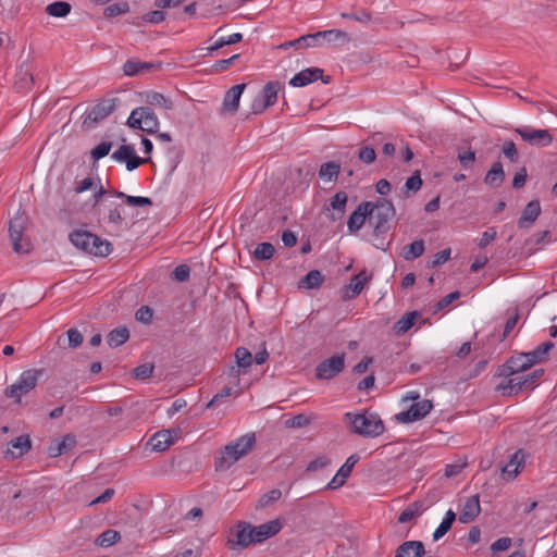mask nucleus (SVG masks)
Returning a JSON list of instances; mask_svg holds the SVG:
<instances>
[{
	"label": "nucleus",
	"instance_id": "nucleus-1",
	"mask_svg": "<svg viewBox=\"0 0 557 557\" xmlns=\"http://www.w3.org/2000/svg\"><path fill=\"white\" fill-rule=\"evenodd\" d=\"M256 444L255 433H247L227 444L215 458V470L225 471L240 458L248 455Z\"/></svg>",
	"mask_w": 557,
	"mask_h": 557
},
{
	"label": "nucleus",
	"instance_id": "nucleus-2",
	"mask_svg": "<svg viewBox=\"0 0 557 557\" xmlns=\"http://www.w3.org/2000/svg\"><path fill=\"white\" fill-rule=\"evenodd\" d=\"M345 421L350 424L351 431L363 437H377L383 434L385 426L379 414L364 411L362 413L347 412Z\"/></svg>",
	"mask_w": 557,
	"mask_h": 557
},
{
	"label": "nucleus",
	"instance_id": "nucleus-3",
	"mask_svg": "<svg viewBox=\"0 0 557 557\" xmlns=\"http://www.w3.org/2000/svg\"><path fill=\"white\" fill-rule=\"evenodd\" d=\"M70 239L75 247L94 256L106 257L111 252L110 242L87 231H75L70 235Z\"/></svg>",
	"mask_w": 557,
	"mask_h": 557
},
{
	"label": "nucleus",
	"instance_id": "nucleus-4",
	"mask_svg": "<svg viewBox=\"0 0 557 557\" xmlns=\"http://www.w3.org/2000/svg\"><path fill=\"white\" fill-rule=\"evenodd\" d=\"M396 211L392 203L386 199H379L375 203L371 202V212L368 214L369 223L373 226L375 235H382L388 232L389 221L395 216Z\"/></svg>",
	"mask_w": 557,
	"mask_h": 557
},
{
	"label": "nucleus",
	"instance_id": "nucleus-5",
	"mask_svg": "<svg viewBox=\"0 0 557 557\" xmlns=\"http://www.w3.org/2000/svg\"><path fill=\"white\" fill-rule=\"evenodd\" d=\"M127 126L140 129L148 134H154L159 129V120L154 111L149 106L135 108L126 122Z\"/></svg>",
	"mask_w": 557,
	"mask_h": 557
},
{
	"label": "nucleus",
	"instance_id": "nucleus-6",
	"mask_svg": "<svg viewBox=\"0 0 557 557\" xmlns=\"http://www.w3.org/2000/svg\"><path fill=\"white\" fill-rule=\"evenodd\" d=\"M41 375L42 370L29 369L23 371L17 381L5 388V396L20 403L23 395H26L36 387Z\"/></svg>",
	"mask_w": 557,
	"mask_h": 557
},
{
	"label": "nucleus",
	"instance_id": "nucleus-7",
	"mask_svg": "<svg viewBox=\"0 0 557 557\" xmlns=\"http://www.w3.org/2000/svg\"><path fill=\"white\" fill-rule=\"evenodd\" d=\"M251 531L250 523L239 521L234 529L231 530V535L227 539L226 545L230 549H245L251 545Z\"/></svg>",
	"mask_w": 557,
	"mask_h": 557
},
{
	"label": "nucleus",
	"instance_id": "nucleus-8",
	"mask_svg": "<svg viewBox=\"0 0 557 557\" xmlns=\"http://www.w3.org/2000/svg\"><path fill=\"white\" fill-rule=\"evenodd\" d=\"M345 368V355H335L321 361L315 368V376L319 380H331Z\"/></svg>",
	"mask_w": 557,
	"mask_h": 557
},
{
	"label": "nucleus",
	"instance_id": "nucleus-9",
	"mask_svg": "<svg viewBox=\"0 0 557 557\" xmlns=\"http://www.w3.org/2000/svg\"><path fill=\"white\" fill-rule=\"evenodd\" d=\"M515 132L532 146L547 147L553 141V136L548 129H536L530 126H523L517 127Z\"/></svg>",
	"mask_w": 557,
	"mask_h": 557
},
{
	"label": "nucleus",
	"instance_id": "nucleus-10",
	"mask_svg": "<svg viewBox=\"0 0 557 557\" xmlns=\"http://www.w3.org/2000/svg\"><path fill=\"white\" fill-rule=\"evenodd\" d=\"M534 363L528 352H520L510 357L506 363L499 368L498 375L509 377L516 373L523 372L531 368Z\"/></svg>",
	"mask_w": 557,
	"mask_h": 557
},
{
	"label": "nucleus",
	"instance_id": "nucleus-11",
	"mask_svg": "<svg viewBox=\"0 0 557 557\" xmlns=\"http://www.w3.org/2000/svg\"><path fill=\"white\" fill-rule=\"evenodd\" d=\"M433 408V404L429 399L417 401L410 406L408 410L396 414V420L400 423H410L423 419Z\"/></svg>",
	"mask_w": 557,
	"mask_h": 557
},
{
	"label": "nucleus",
	"instance_id": "nucleus-12",
	"mask_svg": "<svg viewBox=\"0 0 557 557\" xmlns=\"http://www.w3.org/2000/svg\"><path fill=\"white\" fill-rule=\"evenodd\" d=\"M111 158L120 163L125 162L127 171H134L141 164L150 161V158L145 159L138 157L132 145H122L111 154Z\"/></svg>",
	"mask_w": 557,
	"mask_h": 557
},
{
	"label": "nucleus",
	"instance_id": "nucleus-13",
	"mask_svg": "<svg viewBox=\"0 0 557 557\" xmlns=\"http://www.w3.org/2000/svg\"><path fill=\"white\" fill-rule=\"evenodd\" d=\"M319 78L324 84H329L331 82V76H324L322 69L308 67L294 75V77L289 81V84L293 87H304L315 82Z\"/></svg>",
	"mask_w": 557,
	"mask_h": 557
},
{
	"label": "nucleus",
	"instance_id": "nucleus-14",
	"mask_svg": "<svg viewBox=\"0 0 557 557\" xmlns=\"http://www.w3.org/2000/svg\"><path fill=\"white\" fill-rule=\"evenodd\" d=\"M372 278V275L368 274L366 270H362L358 274L354 275L350 283L345 285L341 293L343 300H351L360 295L364 285Z\"/></svg>",
	"mask_w": 557,
	"mask_h": 557
},
{
	"label": "nucleus",
	"instance_id": "nucleus-15",
	"mask_svg": "<svg viewBox=\"0 0 557 557\" xmlns=\"http://www.w3.org/2000/svg\"><path fill=\"white\" fill-rule=\"evenodd\" d=\"M246 88V84H238L231 87L224 95L222 107L220 109L221 115L235 114L239 107V100L243 91Z\"/></svg>",
	"mask_w": 557,
	"mask_h": 557
},
{
	"label": "nucleus",
	"instance_id": "nucleus-16",
	"mask_svg": "<svg viewBox=\"0 0 557 557\" xmlns=\"http://www.w3.org/2000/svg\"><path fill=\"white\" fill-rule=\"evenodd\" d=\"M77 444L76 436L72 433L65 434L62 438L53 440L48 446V455L51 458H57L62 454L67 453Z\"/></svg>",
	"mask_w": 557,
	"mask_h": 557
},
{
	"label": "nucleus",
	"instance_id": "nucleus-17",
	"mask_svg": "<svg viewBox=\"0 0 557 557\" xmlns=\"http://www.w3.org/2000/svg\"><path fill=\"white\" fill-rule=\"evenodd\" d=\"M359 456L358 455H351L349 456L345 463L338 469L337 473L333 476V479L329 482L327 488L330 490H336L342 487L347 478L350 475L352 468L358 462Z\"/></svg>",
	"mask_w": 557,
	"mask_h": 557
},
{
	"label": "nucleus",
	"instance_id": "nucleus-18",
	"mask_svg": "<svg viewBox=\"0 0 557 557\" xmlns=\"http://www.w3.org/2000/svg\"><path fill=\"white\" fill-rule=\"evenodd\" d=\"M371 212V201L361 202L350 214L347 227L350 233H357L364 224L368 214Z\"/></svg>",
	"mask_w": 557,
	"mask_h": 557
},
{
	"label": "nucleus",
	"instance_id": "nucleus-19",
	"mask_svg": "<svg viewBox=\"0 0 557 557\" xmlns=\"http://www.w3.org/2000/svg\"><path fill=\"white\" fill-rule=\"evenodd\" d=\"M481 512L479 495H472L467 498L463 504L462 510L459 513V521L461 523L472 522Z\"/></svg>",
	"mask_w": 557,
	"mask_h": 557
},
{
	"label": "nucleus",
	"instance_id": "nucleus-20",
	"mask_svg": "<svg viewBox=\"0 0 557 557\" xmlns=\"http://www.w3.org/2000/svg\"><path fill=\"white\" fill-rule=\"evenodd\" d=\"M116 108L114 99H108L96 104L87 114L86 121L98 123L109 116Z\"/></svg>",
	"mask_w": 557,
	"mask_h": 557
},
{
	"label": "nucleus",
	"instance_id": "nucleus-21",
	"mask_svg": "<svg viewBox=\"0 0 557 557\" xmlns=\"http://www.w3.org/2000/svg\"><path fill=\"white\" fill-rule=\"evenodd\" d=\"M541 214V205L537 199L531 200L523 209L521 216L518 220L519 228L530 227Z\"/></svg>",
	"mask_w": 557,
	"mask_h": 557
},
{
	"label": "nucleus",
	"instance_id": "nucleus-22",
	"mask_svg": "<svg viewBox=\"0 0 557 557\" xmlns=\"http://www.w3.org/2000/svg\"><path fill=\"white\" fill-rule=\"evenodd\" d=\"M161 63L145 62L140 60L129 59L123 65L126 76H135L144 72L160 69Z\"/></svg>",
	"mask_w": 557,
	"mask_h": 557
},
{
	"label": "nucleus",
	"instance_id": "nucleus-23",
	"mask_svg": "<svg viewBox=\"0 0 557 557\" xmlns=\"http://www.w3.org/2000/svg\"><path fill=\"white\" fill-rule=\"evenodd\" d=\"M424 555L425 548L421 541H406L395 552V557H423Z\"/></svg>",
	"mask_w": 557,
	"mask_h": 557
},
{
	"label": "nucleus",
	"instance_id": "nucleus-24",
	"mask_svg": "<svg viewBox=\"0 0 557 557\" xmlns=\"http://www.w3.org/2000/svg\"><path fill=\"white\" fill-rule=\"evenodd\" d=\"M524 465V454L522 450L513 453L509 461L502 468L504 476L508 480L513 479L519 473V469Z\"/></svg>",
	"mask_w": 557,
	"mask_h": 557
},
{
	"label": "nucleus",
	"instance_id": "nucleus-25",
	"mask_svg": "<svg viewBox=\"0 0 557 557\" xmlns=\"http://www.w3.org/2000/svg\"><path fill=\"white\" fill-rule=\"evenodd\" d=\"M173 444V437L170 430L157 432L149 440L148 445L153 451H163Z\"/></svg>",
	"mask_w": 557,
	"mask_h": 557
},
{
	"label": "nucleus",
	"instance_id": "nucleus-26",
	"mask_svg": "<svg viewBox=\"0 0 557 557\" xmlns=\"http://www.w3.org/2000/svg\"><path fill=\"white\" fill-rule=\"evenodd\" d=\"M505 180V172L500 162H494L484 177V183L492 187H499Z\"/></svg>",
	"mask_w": 557,
	"mask_h": 557
},
{
	"label": "nucleus",
	"instance_id": "nucleus-27",
	"mask_svg": "<svg viewBox=\"0 0 557 557\" xmlns=\"http://www.w3.org/2000/svg\"><path fill=\"white\" fill-rule=\"evenodd\" d=\"M145 102L149 107L154 106L165 111L173 109V101L170 98L152 90L145 92Z\"/></svg>",
	"mask_w": 557,
	"mask_h": 557
},
{
	"label": "nucleus",
	"instance_id": "nucleus-28",
	"mask_svg": "<svg viewBox=\"0 0 557 557\" xmlns=\"http://www.w3.org/2000/svg\"><path fill=\"white\" fill-rule=\"evenodd\" d=\"M28 227V216L25 213H17L9 224L10 238H17L25 234Z\"/></svg>",
	"mask_w": 557,
	"mask_h": 557
},
{
	"label": "nucleus",
	"instance_id": "nucleus-29",
	"mask_svg": "<svg viewBox=\"0 0 557 557\" xmlns=\"http://www.w3.org/2000/svg\"><path fill=\"white\" fill-rule=\"evenodd\" d=\"M543 374H544L543 369H536L529 374L515 377L516 383L513 384V386H517V389L520 393L525 388L533 387L534 384L537 382V380H540L543 376Z\"/></svg>",
	"mask_w": 557,
	"mask_h": 557
},
{
	"label": "nucleus",
	"instance_id": "nucleus-30",
	"mask_svg": "<svg viewBox=\"0 0 557 557\" xmlns=\"http://www.w3.org/2000/svg\"><path fill=\"white\" fill-rule=\"evenodd\" d=\"M346 203L347 194L345 191H338L331 198L330 208L334 210V213L331 216L333 221L343 216L345 213Z\"/></svg>",
	"mask_w": 557,
	"mask_h": 557
},
{
	"label": "nucleus",
	"instance_id": "nucleus-31",
	"mask_svg": "<svg viewBox=\"0 0 557 557\" xmlns=\"http://www.w3.org/2000/svg\"><path fill=\"white\" fill-rule=\"evenodd\" d=\"M420 317L418 311H411L403 315L395 324L394 331L398 335H403L408 332L413 325L416 320Z\"/></svg>",
	"mask_w": 557,
	"mask_h": 557
},
{
	"label": "nucleus",
	"instance_id": "nucleus-32",
	"mask_svg": "<svg viewBox=\"0 0 557 557\" xmlns=\"http://www.w3.org/2000/svg\"><path fill=\"white\" fill-rule=\"evenodd\" d=\"M283 525L278 520H271L257 527L260 537L257 541L264 542L265 540L276 535Z\"/></svg>",
	"mask_w": 557,
	"mask_h": 557
},
{
	"label": "nucleus",
	"instance_id": "nucleus-33",
	"mask_svg": "<svg viewBox=\"0 0 557 557\" xmlns=\"http://www.w3.org/2000/svg\"><path fill=\"white\" fill-rule=\"evenodd\" d=\"M283 525L278 520H271L257 527L260 537L257 541L264 542L265 540L276 535Z\"/></svg>",
	"mask_w": 557,
	"mask_h": 557
},
{
	"label": "nucleus",
	"instance_id": "nucleus-34",
	"mask_svg": "<svg viewBox=\"0 0 557 557\" xmlns=\"http://www.w3.org/2000/svg\"><path fill=\"white\" fill-rule=\"evenodd\" d=\"M280 90L278 82H269L262 88L260 98L264 104L269 108L277 101V92Z\"/></svg>",
	"mask_w": 557,
	"mask_h": 557
},
{
	"label": "nucleus",
	"instance_id": "nucleus-35",
	"mask_svg": "<svg viewBox=\"0 0 557 557\" xmlns=\"http://www.w3.org/2000/svg\"><path fill=\"white\" fill-rule=\"evenodd\" d=\"M341 165L337 162L330 161L323 163L319 170V176L326 182H335L338 177Z\"/></svg>",
	"mask_w": 557,
	"mask_h": 557
},
{
	"label": "nucleus",
	"instance_id": "nucleus-36",
	"mask_svg": "<svg viewBox=\"0 0 557 557\" xmlns=\"http://www.w3.org/2000/svg\"><path fill=\"white\" fill-rule=\"evenodd\" d=\"M129 338V331L125 326L112 330L107 336V343L110 347L123 345Z\"/></svg>",
	"mask_w": 557,
	"mask_h": 557
},
{
	"label": "nucleus",
	"instance_id": "nucleus-37",
	"mask_svg": "<svg viewBox=\"0 0 557 557\" xmlns=\"http://www.w3.org/2000/svg\"><path fill=\"white\" fill-rule=\"evenodd\" d=\"M321 42L319 32L314 34H307L297 39L290 40L288 45H295L296 49H305L309 47H317Z\"/></svg>",
	"mask_w": 557,
	"mask_h": 557
},
{
	"label": "nucleus",
	"instance_id": "nucleus-38",
	"mask_svg": "<svg viewBox=\"0 0 557 557\" xmlns=\"http://www.w3.org/2000/svg\"><path fill=\"white\" fill-rule=\"evenodd\" d=\"M455 520L456 513L454 512V510H447L443 521L433 533V540L438 541L440 539H442L450 530Z\"/></svg>",
	"mask_w": 557,
	"mask_h": 557
},
{
	"label": "nucleus",
	"instance_id": "nucleus-39",
	"mask_svg": "<svg viewBox=\"0 0 557 557\" xmlns=\"http://www.w3.org/2000/svg\"><path fill=\"white\" fill-rule=\"evenodd\" d=\"M71 4L65 1H57L47 5L46 13L54 17H65L71 12Z\"/></svg>",
	"mask_w": 557,
	"mask_h": 557
},
{
	"label": "nucleus",
	"instance_id": "nucleus-40",
	"mask_svg": "<svg viewBox=\"0 0 557 557\" xmlns=\"http://www.w3.org/2000/svg\"><path fill=\"white\" fill-rule=\"evenodd\" d=\"M324 282L322 273L318 270L309 271L301 280V286L308 289L319 288Z\"/></svg>",
	"mask_w": 557,
	"mask_h": 557
},
{
	"label": "nucleus",
	"instance_id": "nucleus-41",
	"mask_svg": "<svg viewBox=\"0 0 557 557\" xmlns=\"http://www.w3.org/2000/svg\"><path fill=\"white\" fill-rule=\"evenodd\" d=\"M423 511L422 505L418 502L409 505L405 510H403L398 517L399 523H407L414 518L419 517Z\"/></svg>",
	"mask_w": 557,
	"mask_h": 557
},
{
	"label": "nucleus",
	"instance_id": "nucleus-42",
	"mask_svg": "<svg viewBox=\"0 0 557 557\" xmlns=\"http://www.w3.org/2000/svg\"><path fill=\"white\" fill-rule=\"evenodd\" d=\"M319 34H320V39H324L330 44L336 42V41L346 44L350 40L348 34L341 29L322 30V32H319Z\"/></svg>",
	"mask_w": 557,
	"mask_h": 557
},
{
	"label": "nucleus",
	"instance_id": "nucleus-43",
	"mask_svg": "<svg viewBox=\"0 0 557 557\" xmlns=\"http://www.w3.org/2000/svg\"><path fill=\"white\" fill-rule=\"evenodd\" d=\"M10 446L13 449H17L18 451L15 454L13 450H10L13 457H20L27 453L32 447V442L29 436L27 435H21L16 437L15 440L10 442Z\"/></svg>",
	"mask_w": 557,
	"mask_h": 557
},
{
	"label": "nucleus",
	"instance_id": "nucleus-44",
	"mask_svg": "<svg viewBox=\"0 0 557 557\" xmlns=\"http://www.w3.org/2000/svg\"><path fill=\"white\" fill-rule=\"evenodd\" d=\"M424 249V242L422 239L414 240L404 248L403 257L406 260L417 259L423 255Z\"/></svg>",
	"mask_w": 557,
	"mask_h": 557
},
{
	"label": "nucleus",
	"instance_id": "nucleus-45",
	"mask_svg": "<svg viewBox=\"0 0 557 557\" xmlns=\"http://www.w3.org/2000/svg\"><path fill=\"white\" fill-rule=\"evenodd\" d=\"M275 252V248L271 243L258 244L252 252V257L256 260L265 261L270 260Z\"/></svg>",
	"mask_w": 557,
	"mask_h": 557
},
{
	"label": "nucleus",
	"instance_id": "nucleus-46",
	"mask_svg": "<svg viewBox=\"0 0 557 557\" xmlns=\"http://www.w3.org/2000/svg\"><path fill=\"white\" fill-rule=\"evenodd\" d=\"M34 84L33 74L28 70L21 67L16 73L15 86L20 90H27Z\"/></svg>",
	"mask_w": 557,
	"mask_h": 557
},
{
	"label": "nucleus",
	"instance_id": "nucleus-47",
	"mask_svg": "<svg viewBox=\"0 0 557 557\" xmlns=\"http://www.w3.org/2000/svg\"><path fill=\"white\" fill-rule=\"evenodd\" d=\"M341 17L345 20H352L361 24H369L372 22V13L367 9H358L356 12L341 13Z\"/></svg>",
	"mask_w": 557,
	"mask_h": 557
},
{
	"label": "nucleus",
	"instance_id": "nucleus-48",
	"mask_svg": "<svg viewBox=\"0 0 557 557\" xmlns=\"http://www.w3.org/2000/svg\"><path fill=\"white\" fill-rule=\"evenodd\" d=\"M120 539H121V534L117 531H115L113 529H108L99 535L96 543L102 547H109V546L117 543L120 541Z\"/></svg>",
	"mask_w": 557,
	"mask_h": 557
},
{
	"label": "nucleus",
	"instance_id": "nucleus-49",
	"mask_svg": "<svg viewBox=\"0 0 557 557\" xmlns=\"http://www.w3.org/2000/svg\"><path fill=\"white\" fill-rule=\"evenodd\" d=\"M554 343L552 342H545L537 346L533 351L528 352L529 357L531 358L532 362L539 363L545 359V356L548 354L550 349L554 348Z\"/></svg>",
	"mask_w": 557,
	"mask_h": 557
},
{
	"label": "nucleus",
	"instance_id": "nucleus-50",
	"mask_svg": "<svg viewBox=\"0 0 557 557\" xmlns=\"http://www.w3.org/2000/svg\"><path fill=\"white\" fill-rule=\"evenodd\" d=\"M237 366L247 369L252 364L253 357L246 347H238L235 351Z\"/></svg>",
	"mask_w": 557,
	"mask_h": 557
},
{
	"label": "nucleus",
	"instance_id": "nucleus-51",
	"mask_svg": "<svg viewBox=\"0 0 557 557\" xmlns=\"http://www.w3.org/2000/svg\"><path fill=\"white\" fill-rule=\"evenodd\" d=\"M11 242L16 253H28L32 250V242L25 234L17 236V238H11Z\"/></svg>",
	"mask_w": 557,
	"mask_h": 557
},
{
	"label": "nucleus",
	"instance_id": "nucleus-52",
	"mask_svg": "<svg viewBox=\"0 0 557 557\" xmlns=\"http://www.w3.org/2000/svg\"><path fill=\"white\" fill-rule=\"evenodd\" d=\"M115 196L119 198H124L126 203L133 207H144V206H151L152 201L148 197H141V196H128L125 195L122 191H116Z\"/></svg>",
	"mask_w": 557,
	"mask_h": 557
},
{
	"label": "nucleus",
	"instance_id": "nucleus-53",
	"mask_svg": "<svg viewBox=\"0 0 557 557\" xmlns=\"http://www.w3.org/2000/svg\"><path fill=\"white\" fill-rule=\"evenodd\" d=\"M242 39H243V35L240 33H235V34L230 35L226 38L222 37V38L218 39L211 47L208 48V50L215 51V50L221 49L224 46L237 44V42L242 41Z\"/></svg>",
	"mask_w": 557,
	"mask_h": 557
},
{
	"label": "nucleus",
	"instance_id": "nucleus-54",
	"mask_svg": "<svg viewBox=\"0 0 557 557\" xmlns=\"http://www.w3.org/2000/svg\"><path fill=\"white\" fill-rule=\"evenodd\" d=\"M282 496V492L278 488H274L262 495L259 499L260 507H267L270 504L278 500Z\"/></svg>",
	"mask_w": 557,
	"mask_h": 557
},
{
	"label": "nucleus",
	"instance_id": "nucleus-55",
	"mask_svg": "<svg viewBox=\"0 0 557 557\" xmlns=\"http://www.w3.org/2000/svg\"><path fill=\"white\" fill-rule=\"evenodd\" d=\"M112 144L109 141H102L91 150V158L94 160H100L101 158L109 154Z\"/></svg>",
	"mask_w": 557,
	"mask_h": 557
},
{
	"label": "nucleus",
	"instance_id": "nucleus-56",
	"mask_svg": "<svg viewBox=\"0 0 557 557\" xmlns=\"http://www.w3.org/2000/svg\"><path fill=\"white\" fill-rule=\"evenodd\" d=\"M128 11V4L127 3H114L104 9V16L106 17H115L120 14H123Z\"/></svg>",
	"mask_w": 557,
	"mask_h": 557
},
{
	"label": "nucleus",
	"instance_id": "nucleus-57",
	"mask_svg": "<svg viewBox=\"0 0 557 557\" xmlns=\"http://www.w3.org/2000/svg\"><path fill=\"white\" fill-rule=\"evenodd\" d=\"M190 269L186 264L177 265L172 272V278L177 282H186L189 278Z\"/></svg>",
	"mask_w": 557,
	"mask_h": 557
},
{
	"label": "nucleus",
	"instance_id": "nucleus-58",
	"mask_svg": "<svg viewBox=\"0 0 557 557\" xmlns=\"http://www.w3.org/2000/svg\"><path fill=\"white\" fill-rule=\"evenodd\" d=\"M153 369V364L144 363L134 369V375L137 380H146L152 375Z\"/></svg>",
	"mask_w": 557,
	"mask_h": 557
},
{
	"label": "nucleus",
	"instance_id": "nucleus-59",
	"mask_svg": "<svg viewBox=\"0 0 557 557\" xmlns=\"http://www.w3.org/2000/svg\"><path fill=\"white\" fill-rule=\"evenodd\" d=\"M515 383H516L515 377L509 379L506 382L499 383L496 387V391L502 392V394L504 396L516 395L519 393V391L517 389V386H513Z\"/></svg>",
	"mask_w": 557,
	"mask_h": 557
},
{
	"label": "nucleus",
	"instance_id": "nucleus-60",
	"mask_svg": "<svg viewBox=\"0 0 557 557\" xmlns=\"http://www.w3.org/2000/svg\"><path fill=\"white\" fill-rule=\"evenodd\" d=\"M153 317V310L149 306H141L135 313L137 321L149 324Z\"/></svg>",
	"mask_w": 557,
	"mask_h": 557
},
{
	"label": "nucleus",
	"instance_id": "nucleus-61",
	"mask_svg": "<svg viewBox=\"0 0 557 557\" xmlns=\"http://www.w3.org/2000/svg\"><path fill=\"white\" fill-rule=\"evenodd\" d=\"M458 160L463 169H470L475 161V152L473 150L460 151Z\"/></svg>",
	"mask_w": 557,
	"mask_h": 557
},
{
	"label": "nucleus",
	"instance_id": "nucleus-62",
	"mask_svg": "<svg viewBox=\"0 0 557 557\" xmlns=\"http://www.w3.org/2000/svg\"><path fill=\"white\" fill-rule=\"evenodd\" d=\"M422 186V180L420 177L419 172H416L413 175H411L409 178H407L405 183V189L406 191H413L417 193Z\"/></svg>",
	"mask_w": 557,
	"mask_h": 557
},
{
	"label": "nucleus",
	"instance_id": "nucleus-63",
	"mask_svg": "<svg viewBox=\"0 0 557 557\" xmlns=\"http://www.w3.org/2000/svg\"><path fill=\"white\" fill-rule=\"evenodd\" d=\"M502 151L511 162H516L519 158L518 150L513 141H506Z\"/></svg>",
	"mask_w": 557,
	"mask_h": 557
},
{
	"label": "nucleus",
	"instance_id": "nucleus-64",
	"mask_svg": "<svg viewBox=\"0 0 557 557\" xmlns=\"http://www.w3.org/2000/svg\"><path fill=\"white\" fill-rule=\"evenodd\" d=\"M375 158L376 153L372 147L366 146L359 150V159L367 164L373 163L375 161Z\"/></svg>",
	"mask_w": 557,
	"mask_h": 557
}]
</instances>
